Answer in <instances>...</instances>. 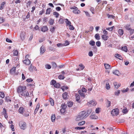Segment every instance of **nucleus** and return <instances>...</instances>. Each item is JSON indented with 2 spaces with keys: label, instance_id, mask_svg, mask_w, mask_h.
<instances>
[{
  "label": "nucleus",
  "instance_id": "obj_39",
  "mask_svg": "<svg viewBox=\"0 0 134 134\" xmlns=\"http://www.w3.org/2000/svg\"><path fill=\"white\" fill-rule=\"evenodd\" d=\"M85 121H82L79 122L78 124V125L79 126L85 124Z\"/></svg>",
  "mask_w": 134,
  "mask_h": 134
},
{
  "label": "nucleus",
  "instance_id": "obj_7",
  "mask_svg": "<svg viewBox=\"0 0 134 134\" xmlns=\"http://www.w3.org/2000/svg\"><path fill=\"white\" fill-rule=\"evenodd\" d=\"M98 118L97 116L95 115L94 113H92L90 116V118L92 119H97Z\"/></svg>",
  "mask_w": 134,
  "mask_h": 134
},
{
  "label": "nucleus",
  "instance_id": "obj_61",
  "mask_svg": "<svg viewBox=\"0 0 134 134\" xmlns=\"http://www.w3.org/2000/svg\"><path fill=\"white\" fill-rule=\"evenodd\" d=\"M65 111L66 109H64L61 108L60 110V112L62 113H65Z\"/></svg>",
  "mask_w": 134,
  "mask_h": 134
},
{
  "label": "nucleus",
  "instance_id": "obj_41",
  "mask_svg": "<svg viewBox=\"0 0 134 134\" xmlns=\"http://www.w3.org/2000/svg\"><path fill=\"white\" fill-rule=\"evenodd\" d=\"M18 51L17 50H16L13 52V55L14 56H17L18 54Z\"/></svg>",
  "mask_w": 134,
  "mask_h": 134
},
{
  "label": "nucleus",
  "instance_id": "obj_36",
  "mask_svg": "<svg viewBox=\"0 0 134 134\" xmlns=\"http://www.w3.org/2000/svg\"><path fill=\"white\" fill-rule=\"evenodd\" d=\"M73 105V103L71 102H69L68 103V107H71Z\"/></svg>",
  "mask_w": 134,
  "mask_h": 134
},
{
  "label": "nucleus",
  "instance_id": "obj_43",
  "mask_svg": "<svg viewBox=\"0 0 134 134\" xmlns=\"http://www.w3.org/2000/svg\"><path fill=\"white\" fill-rule=\"evenodd\" d=\"M84 127H77L75 128V129L76 130H82L83 129H85Z\"/></svg>",
  "mask_w": 134,
  "mask_h": 134
},
{
  "label": "nucleus",
  "instance_id": "obj_1",
  "mask_svg": "<svg viewBox=\"0 0 134 134\" xmlns=\"http://www.w3.org/2000/svg\"><path fill=\"white\" fill-rule=\"evenodd\" d=\"M87 117V115L86 114V111H83L79 113L77 116L76 120L79 121L86 118Z\"/></svg>",
  "mask_w": 134,
  "mask_h": 134
},
{
  "label": "nucleus",
  "instance_id": "obj_53",
  "mask_svg": "<svg viewBox=\"0 0 134 134\" xmlns=\"http://www.w3.org/2000/svg\"><path fill=\"white\" fill-rule=\"evenodd\" d=\"M90 10L92 12V13L93 14H94V8H93V7H91L90 9Z\"/></svg>",
  "mask_w": 134,
  "mask_h": 134
},
{
  "label": "nucleus",
  "instance_id": "obj_40",
  "mask_svg": "<svg viewBox=\"0 0 134 134\" xmlns=\"http://www.w3.org/2000/svg\"><path fill=\"white\" fill-rule=\"evenodd\" d=\"M53 14L55 15L56 18H58L59 16V14L57 12H53Z\"/></svg>",
  "mask_w": 134,
  "mask_h": 134
},
{
  "label": "nucleus",
  "instance_id": "obj_44",
  "mask_svg": "<svg viewBox=\"0 0 134 134\" xmlns=\"http://www.w3.org/2000/svg\"><path fill=\"white\" fill-rule=\"evenodd\" d=\"M64 78L65 77L64 76L62 75H59L58 76V78L60 80L64 79Z\"/></svg>",
  "mask_w": 134,
  "mask_h": 134
},
{
  "label": "nucleus",
  "instance_id": "obj_23",
  "mask_svg": "<svg viewBox=\"0 0 134 134\" xmlns=\"http://www.w3.org/2000/svg\"><path fill=\"white\" fill-rule=\"evenodd\" d=\"M115 56L116 58L119 59L120 60H122V57L119 54H116Z\"/></svg>",
  "mask_w": 134,
  "mask_h": 134
},
{
  "label": "nucleus",
  "instance_id": "obj_9",
  "mask_svg": "<svg viewBox=\"0 0 134 134\" xmlns=\"http://www.w3.org/2000/svg\"><path fill=\"white\" fill-rule=\"evenodd\" d=\"M29 70L31 71H32L34 70H35V71H36L37 70L36 68L32 65H31L30 67L29 68Z\"/></svg>",
  "mask_w": 134,
  "mask_h": 134
},
{
  "label": "nucleus",
  "instance_id": "obj_31",
  "mask_svg": "<svg viewBox=\"0 0 134 134\" xmlns=\"http://www.w3.org/2000/svg\"><path fill=\"white\" fill-rule=\"evenodd\" d=\"M124 27L127 30H129L130 28V25L129 24H127L125 25Z\"/></svg>",
  "mask_w": 134,
  "mask_h": 134
},
{
  "label": "nucleus",
  "instance_id": "obj_35",
  "mask_svg": "<svg viewBox=\"0 0 134 134\" xmlns=\"http://www.w3.org/2000/svg\"><path fill=\"white\" fill-rule=\"evenodd\" d=\"M5 2H2L0 6V9L1 10H2L4 7V5L5 4Z\"/></svg>",
  "mask_w": 134,
  "mask_h": 134
},
{
  "label": "nucleus",
  "instance_id": "obj_52",
  "mask_svg": "<svg viewBox=\"0 0 134 134\" xmlns=\"http://www.w3.org/2000/svg\"><path fill=\"white\" fill-rule=\"evenodd\" d=\"M60 85L58 83H56L54 85V86L56 88H59L60 87Z\"/></svg>",
  "mask_w": 134,
  "mask_h": 134
},
{
  "label": "nucleus",
  "instance_id": "obj_28",
  "mask_svg": "<svg viewBox=\"0 0 134 134\" xmlns=\"http://www.w3.org/2000/svg\"><path fill=\"white\" fill-rule=\"evenodd\" d=\"M65 21V22L66 24V25H70L71 24V22L69 21L68 19H64Z\"/></svg>",
  "mask_w": 134,
  "mask_h": 134
},
{
  "label": "nucleus",
  "instance_id": "obj_37",
  "mask_svg": "<svg viewBox=\"0 0 134 134\" xmlns=\"http://www.w3.org/2000/svg\"><path fill=\"white\" fill-rule=\"evenodd\" d=\"M54 23V20L52 19H50L49 21V23L50 25H52Z\"/></svg>",
  "mask_w": 134,
  "mask_h": 134
},
{
  "label": "nucleus",
  "instance_id": "obj_58",
  "mask_svg": "<svg viewBox=\"0 0 134 134\" xmlns=\"http://www.w3.org/2000/svg\"><path fill=\"white\" fill-rule=\"evenodd\" d=\"M45 67L46 69H51V66L49 65H48V64H47V65H46Z\"/></svg>",
  "mask_w": 134,
  "mask_h": 134
},
{
  "label": "nucleus",
  "instance_id": "obj_47",
  "mask_svg": "<svg viewBox=\"0 0 134 134\" xmlns=\"http://www.w3.org/2000/svg\"><path fill=\"white\" fill-rule=\"evenodd\" d=\"M121 49L122 50L125 51V52H127V49L126 47H122Z\"/></svg>",
  "mask_w": 134,
  "mask_h": 134
},
{
  "label": "nucleus",
  "instance_id": "obj_20",
  "mask_svg": "<svg viewBox=\"0 0 134 134\" xmlns=\"http://www.w3.org/2000/svg\"><path fill=\"white\" fill-rule=\"evenodd\" d=\"M68 96V93L66 92H65L63 94L62 97L64 99H66Z\"/></svg>",
  "mask_w": 134,
  "mask_h": 134
},
{
  "label": "nucleus",
  "instance_id": "obj_27",
  "mask_svg": "<svg viewBox=\"0 0 134 134\" xmlns=\"http://www.w3.org/2000/svg\"><path fill=\"white\" fill-rule=\"evenodd\" d=\"M40 107L39 104H38L35 110L34 114H35L37 113L38 110L39 109Z\"/></svg>",
  "mask_w": 134,
  "mask_h": 134
},
{
  "label": "nucleus",
  "instance_id": "obj_62",
  "mask_svg": "<svg viewBox=\"0 0 134 134\" xmlns=\"http://www.w3.org/2000/svg\"><path fill=\"white\" fill-rule=\"evenodd\" d=\"M15 65L16 66V67H19L20 64L19 62H17L15 63Z\"/></svg>",
  "mask_w": 134,
  "mask_h": 134
},
{
  "label": "nucleus",
  "instance_id": "obj_17",
  "mask_svg": "<svg viewBox=\"0 0 134 134\" xmlns=\"http://www.w3.org/2000/svg\"><path fill=\"white\" fill-rule=\"evenodd\" d=\"M77 8H76L75 9V10H73V12L76 14H78L80 13V10H79L77 9Z\"/></svg>",
  "mask_w": 134,
  "mask_h": 134
},
{
  "label": "nucleus",
  "instance_id": "obj_10",
  "mask_svg": "<svg viewBox=\"0 0 134 134\" xmlns=\"http://www.w3.org/2000/svg\"><path fill=\"white\" fill-rule=\"evenodd\" d=\"M102 38L104 40H107L108 38V37L106 35H103L101 36Z\"/></svg>",
  "mask_w": 134,
  "mask_h": 134
},
{
  "label": "nucleus",
  "instance_id": "obj_13",
  "mask_svg": "<svg viewBox=\"0 0 134 134\" xmlns=\"http://www.w3.org/2000/svg\"><path fill=\"white\" fill-rule=\"evenodd\" d=\"M78 92L80 96L82 97L83 98H84L85 97V95L84 92H82L81 91H79Z\"/></svg>",
  "mask_w": 134,
  "mask_h": 134
},
{
  "label": "nucleus",
  "instance_id": "obj_33",
  "mask_svg": "<svg viewBox=\"0 0 134 134\" xmlns=\"http://www.w3.org/2000/svg\"><path fill=\"white\" fill-rule=\"evenodd\" d=\"M119 71L117 70H116L114 71L113 72V73L115 75H116L118 76H119L118 74L119 73Z\"/></svg>",
  "mask_w": 134,
  "mask_h": 134
},
{
  "label": "nucleus",
  "instance_id": "obj_22",
  "mask_svg": "<svg viewBox=\"0 0 134 134\" xmlns=\"http://www.w3.org/2000/svg\"><path fill=\"white\" fill-rule=\"evenodd\" d=\"M75 96L76 101L79 102L80 99V97L79 95L77 94H76Z\"/></svg>",
  "mask_w": 134,
  "mask_h": 134
},
{
  "label": "nucleus",
  "instance_id": "obj_54",
  "mask_svg": "<svg viewBox=\"0 0 134 134\" xmlns=\"http://www.w3.org/2000/svg\"><path fill=\"white\" fill-rule=\"evenodd\" d=\"M50 101L51 105L52 106H53L54 105V100L52 99H50Z\"/></svg>",
  "mask_w": 134,
  "mask_h": 134
},
{
  "label": "nucleus",
  "instance_id": "obj_63",
  "mask_svg": "<svg viewBox=\"0 0 134 134\" xmlns=\"http://www.w3.org/2000/svg\"><path fill=\"white\" fill-rule=\"evenodd\" d=\"M69 28L71 30H74V28L73 26L70 25L69 26Z\"/></svg>",
  "mask_w": 134,
  "mask_h": 134
},
{
  "label": "nucleus",
  "instance_id": "obj_24",
  "mask_svg": "<svg viewBox=\"0 0 134 134\" xmlns=\"http://www.w3.org/2000/svg\"><path fill=\"white\" fill-rule=\"evenodd\" d=\"M51 120L52 122L55 121V117L54 114H53L51 116Z\"/></svg>",
  "mask_w": 134,
  "mask_h": 134
},
{
  "label": "nucleus",
  "instance_id": "obj_14",
  "mask_svg": "<svg viewBox=\"0 0 134 134\" xmlns=\"http://www.w3.org/2000/svg\"><path fill=\"white\" fill-rule=\"evenodd\" d=\"M40 53L42 54L45 51V49L44 46H42L40 48Z\"/></svg>",
  "mask_w": 134,
  "mask_h": 134
},
{
  "label": "nucleus",
  "instance_id": "obj_38",
  "mask_svg": "<svg viewBox=\"0 0 134 134\" xmlns=\"http://www.w3.org/2000/svg\"><path fill=\"white\" fill-rule=\"evenodd\" d=\"M105 88L107 89L108 90L110 88V87L109 83L108 82L106 83L105 85Z\"/></svg>",
  "mask_w": 134,
  "mask_h": 134
},
{
  "label": "nucleus",
  "instance_id": "obj_49",
  "mask_svg": "<svg viewBox=\"0 0 134 134\" xmlns=\"http://www.w3.org/2000/svg\"><path fill=\"white\" fill-rule=\"evenodd\" d=\"M61 89L63 91H64L65 90H67L68 89V87L65 86H63L61 87Z\"/></svg>",
  "mask_w": 134,
  "mask_h": 134
},
{
  "label": "nucleus",
  "instance_id": "obj_50",
  "mask_svg": "<svg viewBox=\"0 0 134 134\" xmlns=\"http://www.w3.org/2000/svg\"><path fill=\"white\" fill-rule=\"evenodd\" d=\"M114 27V26H113L111 27L107 28L106 29L110 31H112L113 30Z\"/></svg>",
  "mask_w": 134,
  "mask_h": 134
},
{
  "label": "nucleus",
  "instance_id": "obj_2",
  "mask_svg": "<svg viewBox=\"0 0 134 134\" xmlns=\"http://www.w3.org/2000/svg\"><path fill=\"white\" fill-rule=\"evenodd\" d=\"M26 89V87L25 86H20L17 89V92L19 94L21 93L24 90H25Z\"/></svg>",
  "mask_w": 134,
  "mask_h": 134
},
{
  "label": "nucleus",
  "instance_id": "obj_45",
  "mask_svg": "<svg viewBox=\"0 0 134 134\" xmlns=\"http://www.w3.org/2000/svg\"><path fill=\"white\" fill-rule=\"evenodd\" d=\"M69 42L66 40L65 41L64 45V46H67L69 45Z\"/></svg>",
  "mask_w": 134,
  "mask_h": 134
},
{
  "label": "nucleus",
  "instance_id": "obj_29",
  "mask_svg": "<svg viewBox=\"0 0 134 134\" xmlns=\"http://www.w3.org/2000/svg\"><path fill=\"white\" fill-rule=\"evenodd\" d=\"M19 60V58L18 57H16L13 58V61L15 63L17 62H19L18 61Z\"/></svg>",
  "mask_w": 134,
  "mask_h": 134
},
{
  "label": "nucleus",
  "instance_id": "obj_25",
  "mask_svg": "<svg viewBox=\"0 0 134 134\" xmlns=\"http://www.w3.org/2000/svg\"><path fill=\"white\" fill-rule=\"evenodd\" d=\"M95 37L97 40H99L100 39V37L99 34H96L95 35Z\"/></svg>",
  "mask_w": 134,
  "mask_h": 134
},
{
  "label": "nucleus",
  "instance_id": "obj_34",
  "mask_svg": "<svg viewBox=\"0 0 134 134\" xmlns=\"http://www.w3.org/2000/svg\"><path fill=\"white\" fill-rule=\"evenodd\" d=\"M89 43L90 45L93 46L94 45L95 42L94 41L91 40L90 41Z\"/></svg>",
  "mask_w": 134,
  "mask_h": 134
},
{
  "label": "nucleus",
  "instance_id": "obj_26",
  "mask_svg": "<svg viewBox=\"0 0 134 134\" xmlns=\"http://www.w3.org/2000/svg\"><path fill=\"white\" fill-rule=\"evenodd\" d=\"M51 10L52 9L51 8H48L46 10V14H49Z\"/></svg>",
  "mask_w": 134,
  "mask_h": 134
},
{
  "label": "nucleus",
  "instance_id": "obj_8",
  "mask_svg": "<svg viewBox=\"0 0 134 134\" xmlns=\"http://www.w3.org/2000/svg\"><path fill=\"white\" fill-rule=\"evenodd\" d=\"M24 63L26 65H29L30 64L31 62L29 59H25L23 60Z\"/></svg>",
  "mask_w": 134,
  "mask_h": 134
},
{
  "label": "nucleus",
  "instance_id": "obj_6",
  "mask_svg": "<svg viewBox=\"0 0 134 134\" xmlns=\"http://www.w3.org/2000/svg\"><path fill=\"white\" fill-rule=\"evenodd\" d=\"M19 125L21 129L25 130L26 128V123L24 122H20Z\"/></svg>",
  "mask_w": 134,
  "mask_h": 134
},
{
  "label": "nucleus",
  "instance_id": "obj_15",
  "mask_svg": "<svg viewBox=\"0 0 134 134\" xmlns=\"http://www.w3.org/2000/svg\"><path fill=\"white\" fill-rule=\"evenodd\" d=\"M118 31L119 35L120 36H121L123 34L124 31L122 29H119Z\"/></svg>",
  "mask_w": 134,
  "mask_h": 134
},
{
  "label": "nucleus",
  "instance_id": "obj_18",
  "mask_svg": "<svg viewBox=\"0 0 134 134\" xmlns=\"http://www.w3.org/2000/svg\"><path fill=\"white\" fill-rule=\"evenodd\" d=\"M16 70V67H13L10 70V72L11 74H13L15 73V71Z\"/></svg>",
  "mask_w": 134,
  "mask_h": 134
},
{
  "label": "nucleus",
  "instance_id": "obj_55",
  "mask_svg": "<svg viewBox=\"0 0 134 134\" xmlns=\"http://www.w3.org/2000/svg\"><path fill=\"white\" fill-rule=\"evenodd\" d=\"M55 27H51L50 28V31H51L53 33L54 32V30H55Z\"/></svg>",
  "mask_w": 134,
  "mask_h": 134
},
{
  "label": "nucleus",
  "instance_id": "obj_3",
  "mask_svg": "<svg viewBox=\"0 0 134 134\" xmlns=\"http://www.w3.org/2000/svg\"><path fill=\"white\" fill-rule=\"evenodd\" d=\"M19 95L21 97H26L29 96V93L28 91L26 90L22 92Z\"/></svg>",
  "mask_w": 134,
  "mask_h": 134
},
{
  "label": "nucleus",
  "instance_id": "obj_12",
  "mask_svg": "<svg viewBox=\"0 0 134 134\" xmlns=\"http://www.w3.org/2000/svg\"><path fill=\"white\" fill-rule=\"evenodd\" d=\"M79 66H80V67L76 69V70L77 71L80 70H82L84 68V66L82 64H79Z\"/></svg>",
  "mask_w": 134,
  "mask_h": 134
},
{
  "label": "nucleus",
  "instance_id": "obj_4",
  "mask_svg": "<svg viewBox=\"0 0 134 134\" xmlns=\"http://www.w3.org/2000/svg\"><path fill=\"white\" fill-rule=\"evenodd\" d=\"M87 105L89 106H95L97 104L96 101L93 100H92L87 103Z\"/></svg>",
  "mask_w": 134,
  "mask_h": 134
},
{
  "label": "nucleus",
  "instance_id": "obj_57",
  "mask_svg": "<svg viewBox=\"0 0 134 134\" xmlns=\"http://www.w3.org/2000/svg\"><path fill=\"white\" fill-rule=\"evenodd\" d=\"M129 30V31L131 35L134 32V30L131 29V28Z\"/></svg>",
  "mask_w": 134,
  "mask_h": 134
},
{
  "label": "nucleus",
  "instance_id": "obj_59",
  "mask_svg": "<svg viewBox=\"0 0 134 134\" xmlns=\"http://www.w3.org/2000/svg\"><path fill=\"white\" fill-rule=\"evenodd\" d=\"M66 106L64 104H62L61 105V108L66 109Z\"/></svg>",
  "mask_w": 134,
  "mask_h": 134
},
{
  "label": "nucleus",
  "instance_id": "obj_32",
  "mask_svg": "<svg viewBox=\"0 0 134 134\" xmlns=\"http://www.w3.org/2000/svg\"><path fill=\"white\" fill-rule=\"evenodd\" d=\"M92 111V110L91 109H88L87 111L86 112V114L87 115V116L90 114L91 113Z\"/></svg>",
  "mask_w": 134,
  "mask_h": 134
},
{
  "label": "nucleus",
  "instance_id": "obj_42",
  "mask_svg": "<svg viewBox=\"0 0 134 134\" xmlns=\"http://www.w3.org/2000/svg\"><path fill=\"white\" fill-rule=\"evenodd\" d=\"M5 96L4 93L2 92H0V97L2 98H3Z\"/></svg>",
  "mask_w": 134,
  "mask_h": 134
},
{
  "label": "nucleus",
  "instance_id": "obj_5",
  "mask_svg": "<svg viewBox=\"0 0 134 134\" xmlns=\"http://www.w3.org/2000/svg\"><path fill=\"white\" fill-rule=\"evenodd\" d=\"M119 113V110L118 108L113 109L111 112V114L113 116L117 115Z\"/></svg>",
  "mask_w": 134,
  "mask_h": 134
},
{
  "label": "nucleus",
  "instance_id": "obj_60",
  "mask_svg": "<svg viewBox=\"0 0 134 134\" xmlns=\"http://www.w3.org/2000/svg\"><path fill=\"white\" fill-rule=\"evenodd\" d=\"M129 90L128 88H127L126 89L123 90H121L122 92L124 93L127 92Z\"/></svg>",
  "mask_w": 134,
  "mask_h": 134
},
{
  "label": "nucleus",
  "instance_id": "obj_19",
  "mask_svg": "<svg viewBox=\"0 0 134 134\" xmlns=\"http://www.w3.org/2000/svg\"><path fill=\"white\" fill-rule=\"evenodd\" d=\"M104 65L105 68L107 69H109L111 68L110 66L108 64H104Z\"/></svg>",
  "mask_w": 134,
  "mask_h": 134
},
{
  "label": "nucleus",
  "instance_id": "obj_48",
  "mask_svg": "<svg viewBox=\"0 0 134 134\" xmlns=\"http://www.w3.org/2000/svg\"><path fill=\"white\" fill-rule=\"evenodd\" d=\"M56 83V81L54 80H52L51 82V84L53 85H54Z\"/></svg>",
  "mask_w": 134,
  "mask_h": 134
},
{
  "label": "nucleus",
  "instance_id": "obj_11",
  "mask_svg": "<svg viewBox=\"0 0 134 134\" xmlns=\"http://www.w3.org/2000/svg\"><path fill=\"white\" fill-rule=\"evenodd\" d=\"M48 30V28L46 26H44L41 28V31L43 32H45Z\"/></svg>",
  "mask_w": 134,
  "mask_h": 134
},
{
  "label": "nucleus",
  "instance_id": "obj_56",
  "mask_svg": "<svg viewBox=\"0 0 134 134\" xmlns=\"http://www.w3.org/2000/svg\"><path fill=\"white\" fill-rule=\"evenodd\" d=\"M59 22L60 23L62 24L63 22V18H61L59 20Z\"/></svg>",
  "mask_w": 134,
  "mask_h": 134
},
{
  "label": "nucleus",
  "instance_id": "obj_64",
  "mask_svg": "<svg viewBox=\"0 0 134 134\" xmlns=\"http://www.w3.org/2000/svg\"><path fill=\"white\" fill-rule=\"evenodd\" d=\"M122 111L123 112V113L124 114H125L127 112L128 110H127L126 109H123L122 110Z\"/></svg>",
  "mask_w": 134,
  "mask_h": 134
},
{
  "label": "nucleus",
  "instance_id": "obj_16",
  "mask_svg": "<svg viewBox=\"0 0 134 134\" xmlns=\"http://www.w3.org/2000/svg\"><path fill=\"white\" fill-rule=\"evenodd\" d=\"M24 111V109L22 107H20L19 110V112L21 114H23Z\"/></svg>",
  "mask_w": 134,
  "mask_h": 134
},
{
  "label": "nucleus",
  "instance_id": "obj_30",
  "mask_svg": "<svg viewBox=\"0 0 134 134\" xmlns=\"http://www.w3.org/2000/svg\"><path fill=\"white\" fill-rule=\"evenodd\" d=\"M111 102L108 100H107L106 102V106L107 107H109L110 106Z\"/></svg>",
  "mask_w": 134,
  "mask_h": 134
},
{
  "label": "nucleus",
  "instance_id": "obj_46",
  "mask_svg": "<svg viewBox=\"0 0 134 134\" xmlns=\"http://www.w3.org/2000/svg\"><path fill=\"white\" fill-rule=\"evenodd\" d=\"M96 45L98 47H100L101 44L100 42V41H98L96 42Z\"/></svg>",
  "mask_w": 134,
  "mask_h": 134
},
{
  "label": "nucleus",
  "instance_id": "obj_51",
  "mask_svg": "<svg viewBox=\"0 0 134 134\" xmlns=\"http://www.w3.org/2000/svg\"><path fill=\"white\" fill-rule=\"evenodd\" d=\"M120 93V91L118 90L115 92V94L116 96H118Z\"/></svg>",
  "mask_w": 134,
  "mask_h": 134
},
{
  "label": "nucleus",
  "instance_id": "obj_21",
  "mask_svg": "<svg viewBox=\"0 0 134 134\" xmlns=\"http://www.w3.org/2000/svg\"><path fill=\"white\" fill-rule=\"evenodd\" d=\"M114 83L115 87L116 88H118L120 86V83H117L116 82H114Z\"/></svg>",
  "mask_w": 134,
  "mask_h": 134
}]
</instances>
